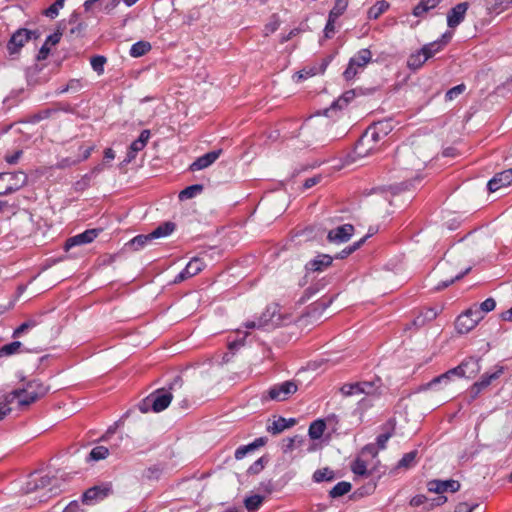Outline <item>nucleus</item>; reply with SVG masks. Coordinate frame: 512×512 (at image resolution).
<instances>
[{
  "mask_svg": "<svg viewBox=\"0 0 512 512\" xmlns=\"http://www.w3.org/2000/svg\"><path fill=\"white\" fill-rule=\"evenodd\" d=\"M183 385V380L180 376H176L174 380L169 384L168 390L165 388L157 389L155 392L150 394L152 400V410L154 412H161L165 410L171 400L173 398L172 391H175L176 388H181Z\"/></svg>",
  "mask_w": 512,
  "mask_h": 512,
  "instance_id": "1",
  "label": "nucleus"
},
{
  "mask_svg": "<svg viewBox=\"0 0 512 512\" xmlns=\"http://www.w3.org/2000/svg\"><path fill=\"white\" fill-rule=\"evenodd\" d=\"M281 317L277 312V306H268L256 321H247L244 326L247 329H266L280 324Z\"/></svg>",
  "mask_w": 512,
  "mask_h": 512,
  "instance_id": "2",
  "label": "nucleus"
},
{
  "mask_svg": "<svg viewBox=\"0 0 512 512\" xmlns=\"http://www.w3.org/2000/svg\"><path fill=\"white\" fill-rule=\"evenodd\" d=\"M372 59V53L369 49L359 50L350 60L343 76L346 80H352L358 73L357 68H364Z\"/></svg>",
  "mask_w": 512,
  "mask_h": 512,
  "instance_id": "3",
  "label": "nucleus"
},
{
  "mask_svg": "<svg viewBox=\"0 0 512 512\" xmlns=\"http://www.w3.org/2000/svg\"><path fill=\"white\" fill-rule=\"evenodd\" d=\"M38 37L39 33L37 31L19 28L11 35L7 43V50L10 55L17 54L26 42L32 38L37 39Z\"/></svg>",
  "mask_w": 512,
  "mask_h": 512,
  "instance_id": "4",
  "label": "nucleus"
},
{
  "mask_svg": "<svg viewBox=\"0 0 512 512\" xmlns=\"http://www.w3.org/2000/svg\"><path fill=\"white\" fill-rule=\"evenodd\" d=\"M0 180L7 181V186L0 195L11 194L26 185L28 176L23 171L0 173Z\"/></svg>",
  "mask_w": 512,
  "mask_h": 512,
  "instance_id": "5",
  "label": "nucleus"
},
{
  "mask_svg": "<svg viewBox=\"0 0 512 512\" xmlns=\"http://www.w3.org/2000/svg\"><path fill=\"white\" fill-rule=\"evenodd\" d=\"M297 390L298 386L296 382L285 381L270 387L267 391V396L265 398L274 401H285Z\"/></svg>",
  "mask_w": 512,
  "mask_h": 512,
  "instance_id": "6",
  "label": "nucleus"
},
{
  "mask_svg": "<svg viewBox=\"0 0 512 512\" xmlns=\"http://www.w3.org/2000/svg\"><path fill=\"white\" fill-rule=\"evenodd\" d=\"M112 492L111 483H103L95 485L87 489L82 495V503L86 505H95L96 503L107 498Z\"/></svg>",
  "mask_w": 512,
  "mask_h": 512,
  "instance_id": "7",
  "label": "nucleus"
},
{
  "mask_svg": "<svg viewBox=\"0 0 512 512\" xmlns=\"http://www.w3.org/2000/svg\"><path fill=\"white\" fill-rule=\"evenodd\" d=\"M354 233V226L351 224H343L328 232L327 240L330 243L341 244L350 240Z\"/></svg>",
  "mask_w": 512,
  "mask_h": 512,
  "instance_id": "8",
  "label": "nucleus"
},
{
  "mask_svg": "<svg viewBox=\"0 0 512 512\" xmlns=\"http://www.w3.org/2000/svg\"><path fill=\"white\" fill-rule=\"evenodd\" d=\"M204 268H205L204 261L198 257H194L188 262L186 267L175 277L174 283L175 284L181 283L182 281L197 275Z\"/></svg>",
  "mask_w": 512,
  "mask_h": 512,
  "instance_id": "9",
  "label": "nucleus"
},
{
  "mask_svg": "<svg viewBox=\"0 0 512 512\" xmlns=\"http://www.w3.org/2000/svg\"><path fill=\"white\" fill-rule=\"evenodd\" d=\"M468 8V2H461L452 7L447 13L448 27L454 29L459 26L465 19Z\"/></svg>",
  "mask_w": 512,
  "mask_h": 512,
  "instance_id": "10",
  "label": "nucleus"
},
{
  "mask_svg": "<svg viewBox=\"0 0 512 512\" xmlns=\"http://www.w3.org/2000/svg\"><path fill=\"white\" fill-rule=\"evenodd\" d=\"M25 386L26 393L30 395V401L23 400L22 403L24 404H32L36 402L40 398L44 397L49 391V387L37 379L27 382Z\"/></svg>",
  "mask_w": 512,
  "mask_h": 512,
  "instance_id": "11",
  "label": "nucleus"
},
{
  "mask_svg": "<svg viewBox=\"0 0 512 512\" xmlns=\"http://www.w3.org/2000/svg\"><path fill=\"white\" fill-rule=\"evenodd\" d=\"M428 491L442 494L444 492L450 491V492H457L461 485L459 481L449 479V480H431L427 484Z\"/></svg>",
  "mask_w": 512,
  "mask_h": 512,
  "instance_id": "12",
  "label": "nucleus"
},
{
  "mask_svg": "<svg viewBox=\"0 0 512 512\" xmlns=\"http://www.w3.org/2000/svg\"><path fill=\"white\" fill-rule=\"evenodd\" d=\"M100 229H88L80 234L67 239L65 243V250H69L74 246L91 243L99 234Z\"/></svg>",
  "mask_w": 512,
  "mask_h": 512,
  "instance_id": "13",
  "label": "nucleus"
},
{
  "mask_svg": "<svg viewBox=\"0 0 512 512\" xmlns=\"http://www.w3.org/2000/svg\"><path fill=\"white\" fill-rule=\"evenodd\" d=\"M512 183V168L496 173L487 183L489 192H496L500 188Z\"/></svg>",
  "mask_w": 512,
  "mask_h": 512,
  "instance_id": "14",
  "label": "nucleus"
},
{
  "mask_svg": "<svg viewBox=\"0 0 512 512\" xmlns=\"http://www.w3.org/2000/svg\"><path fill=\"white\" fill-rule=\"evenodd\" d=\"M377 149V145L371 141L369 135L365 132L361 135L354 147V154L356 157L362 158Z\"/></svg>",
  "mask_w": 512,
  "mask_h": 512,
  "instance_id": "15",
  "label": "nucleus"
},
{
  "mask_svg": "<svg viewBox=\"0 0 512 512\" xmlns=\"http://www.w3.org/2000/svg\"><path fill=\"white\" fill-rule=\"evenodd\" d=\"M333 258L328 254H319L305 264L307 272H322L332 264Z\"/></svg>",
  "mask_w": 512,
  "mask_h": 512,
  "instance_id": "16",
  "label": "nucleus"
},
{
  "mask_svg": "<svg viewBox=\"0 0 512 512\" xmlns=\"http://www.w3.org/2000/svg\"><path fill=\"white\" fill-rule=\"evenodd\" d=\"M221 153H222V150L218 149V150L210 151V152H208V153L198 157L190 165V170L191 171H198V170H202V169H205V168L209 167L210 165H212L219 158Z\"/></svg>",
  "mask_w": 512,
  "mask_h": 512,
  "instance_id": "17",
  "label": "nucleus"
},
{
  "mask_svg": "<svg viewBox=\"0 0 512 512\" xmlns=\"http://www.w3.org/2000/svg\"><path fill=\"white\" fill-rule=\"evenodd\" d=\"M70 25V29L68 31V36L70 39H75L81 37L87 27V25L79 20V14L73 12L67 22Z\"/></svg>",
  "mask_w": 512,
  "mask_h": 512,
  "instance_id": "18",
  "label": "nucleus"
},
{
  "mask_svg": "<svg viewBox=\"0 0 512 512\" xmlns=\"http://www.w3.org/2000/svg\"><path fill=\"white\" fill-rule=\"evenodd\" d=\"M442 308L438 309L436 307L425 308L420 311V313L414 318L412 324L416 328L423 327L426 323L434 320Z\"/></svg>",
  "mask_w": 512,
  "mask_h": 512,
  "instance_id": "19",
  "label": "nucleus"
},
{
  "mask_svg": "<svg viewBox=\"0 0 512 512\" xmlns=\"http://www.w3.org/2000/svg\"><path fill=\"white\" fill-rule=\"evenodd\" d=\"M355 95L354 90L344 92L337 100L333 101L329 108L324 110V115L330 116V113L336 109H343L355 98Z\"/></svg>",
  "mask_w": 512,
  "mask_h": 512,
  "instance_id": "20",
  "label": "nucleus"
},
{
  "mask_svg": "<svg viewBox=\"0 0 512 512\" xmlns=\"http://www.w3.org/2000/svg\"><path fill=\"white\" fill-rule=\"evenodd\" d=\"M329 64V61L327 59H323L320 65H314L311 67H307L302 69L301 71H298L295 74V77H297V81L307 79L308 77L324 73L327 66Z\"/></svg>",
  "mask_w": 512,
  "mask_h": 512,
  "instance_id": "21",
  "label": "nucleus"
},
{
  "mask_svg": "<svg viewBox=\"0 0 512 512\" xmlns=\"http://www.w3.org/2000/svg\"><path fill=\"white\" fill-rule=\"evenodd\" d=\"M476 325H477V320L471 319L470 316H468V314L466 312L459 315L455 322V328L461 334L468 333Z\"/></svg>",
  "mask_w": 512,
  "mask_h": 512,
  "instance_id": "22",
  "label": "nucleus"
},
{
  "mask_svg": "<svg viewBox=\"0 0 512 512\" xmlns=\"http://www.w3.org/2000/svg\"><path fill=\"white\" fill-rule=\"evenodd\" d=\"M53 478L49 477L48 475L41 476L39 478L34 477L31 478L26 483L25 491L26 493H32L38 489H44L52 484Z\"/></svg>",
  "mask_w": 512,
  "mask_h": 512,
  "instance_id": "23",
  "label": "nucleus"
},
{
  "mask_svg": "<svg viewBox=\"0 0 512 512\" xmlns=\"http://www.w3.org/2000/svg\"><path fill=\"white\" fill-rule=\"evenodd\" d=\"M480 359L476 357H468L464 359L463 365H466V367H463L464 377L466 378H472L480 371Z\"/></svg>",
  "mask_w": 512,
  "mask_h": 512,
  "instance_id": "24",
  "label": "nucleus"
},
{
  "mask_svg": "<svg viewBox=\"0 0 512 512\" xmlns=\"http://www.w3.org/2000/svg\"><path fill=\"white\" fill-rule=\"evenodd\" d=\"M463 367H466V365H463V362H461L457 367L455 368H452L450 370H448L446 373L434 378L430 383L429 385L430 386H433L437 383H440L442 381H447L449 380L452 376H459V377H464V370H463Z\"/></svg>",
  "mask_w": 512,
  "mask_h": 512,
  "instance_id": "25",
  "label": "nucleus"
},
{
  "mask_svg": "<svg viewBox=\"0 0 512 512\" xmlns=\"http://www.w3.org/2000/svg\"><path fill=\"white\" fill-rule=\"evenodd\" d=\"M442 0H421L413 9V15L421 17L431 9L435 8Z\"/></svg>",
  "mask_w": 512,
  "mask_h": 512,
  "instance_id": "26",
  "label": "nucleus"
},
{
  "mask_svg": "<svg viewBox=\"0 0 512 512\" xmlns=\"http://www.w3.org/2000/svg\"><path fill=\"white\" fill-rule=\"evenodd\" d=\"M175 223L173 222H164L163 224L159 225L156 229H154L151 233H150V236L153 239H158V238H161V237H166L168 235H170L174 230H175Z\"/></svg>",
  "mask_w": 512,
  "mask_h": 512,
  "instance_id": "27",
  "label": "nucleus"
},
{
  "mask_svg": "<svg viewBox=\"0 0 512 512\" xmlns=\"http://www.w3.org/2000/svg\"><path fill=\"white\" fill-rule=\"evenodd\" d=\"M30 395L26 393V386L24 388L15 389L6 395L7 402H13L14 400L18 401L19 406H29L30 404L22 403L23 400H29Z\"/></svg>",
  "mask_w": 512,
  "mask_h": 512,
  "instance_id": "28",
  "label": "nucleus"
},
{
  "mask_svg": "<svg viewBox=\"0 0 512 512\" xmlns=\"http://www.w3.org/2000/svg\"><path fill=\"white\" fill-rule=\"evenodd\" d=\"M389 6V3L385 0L377 1L369 8L367 17L373 20L378 19L389 8Z\"/></svg>",
  "mask_w": 512,
  "mask_h": 512,
  "instance_id": "29",
  "label": "nucleus"
},
{
  "mask_svg": "<svg viewBox=\"0 0 512 512\" xmlns=\"http://www.w3.org/2000/svg\"><path fill=\"white\" fill-rule=\"evenodd\" d=\"M326 429V424L324 420L317 419L313 421L308 429L309 437L313 440H317L322 437L324 431Z\"/></svg>",
  "mask_w": 512,
  "mask_h": 512,
  "instance_id": "30",
  "label": "nucleus"
},
{
  "mask_svg": "<svg viewBox=\"0 0 512 512\" xmlns=\"http://www.w3.org/2000/svg\"><path fill=\"white\" fill-rule=\"evenodd\" d=\"M362 394L365 395H376L379 394L381 388V379L376 378L373 381H362L360 382Z\"/></svg>",
  "mask_w": 512,
  "mask_h": 512,
  "instance_id": "31",
  "label": "nucleus"
},
{
  "mask_svg": "<svg viewBox=\"0 0 512 512\" xmlns=\"http://www.w3.org/2000/svg\"><path fill=\"white\" fill-rule=\"evenodd\" d=\"M503 373V367L497 368L493 373H485L481 376L480 380L475 382L482 390L487 388L493 380L498 379Z\"/></svg>",
  "mask_w": 512,
  "mask_h": 512,
  "instance_id": "32",
  "label": "nucleus"
},
{
  "mask_svg": "<svg viewBox=\"0 0 512 512\" xmlns=\"http://www.w3.org/2000/svg\"><path fill=\"white\" fill-rule=\"evenodd\" d=\"M427 61L425 55L422 50H418L416 53H413L409 56L407 60V66L412 70L419 69L425 62Z\"/></svg>",
  "mask_w": 512,
  "mask_h": 512,
  "instance_id": "33",
  "label": "nucleus"
},
{
  "mask_svg": "<svg viewBox=\"0 0 512 512\" xmlns=\"http://www.w3.org/2000/svg\"><path fill=\"white\" fill-rule=\"evenodd\" d=\"M150 49H151V44L149 42L138 41L131 46L130 55L135 58L141 57V56L145 55L147 52H149Z\"/></svg>",
  "mask_w": 512,
  "mask_h": 512,
  "instance_id": "34",
  "label": "nucleus"
},
{
  "mask_svg": "<svg viewBox=\"0 0 512 512\" xmlns=\"http://www.w3.org/2000/svg\"><path fill=\"white\" fill-rule=\"evenodd\" d=\"M351 483L347 481L338 482L330 491L329 496L331 498H338L347 494L351 490Z\"/></svg>",
  "mask_w": 512,
  "mask_h": 512,
  "instance_id": "35",
  "label": "nucleus"
},
{
  "mask_svg": "<svg viewBox=\"0 0 512 512\" xmlns=\"http://www.w3.org/2000/svg\"><path fill=\"white\" fill-rule=\"evenodd\" d=\"M332 303V298L330 299H320L316 302H314L313 304H311L307 309H308V312L307 314L310 316V315H315L316 313L320 314L322 313L327 307L330 306V304Z\"/></svg>",
  "mask_w": 512,
  "mask_h": 512,
  "instance_id": "36",
  "label": "nucleus"
},
{
  "mask_svg": "<svg viewBox=\"0 0 512 512\" xmlns=\"http://www.w3.org/2000/svg\"><path fill=\"white\" fill-rule=\"evenodd\" d=\"M371 234H366L364 237H362L359 241L354 242L352 245L344 248L337 256L338 259H344L353 252H355L357 249H359L366 240L370 237Z\"/></svg>",
  "mask_w": 512,
  "mask_h": 512,
  "instance_id": "37",
  "label": "nucleus"
},
{
  "mask_svg": "<svg viewBox=\"0 0 512 512\" xmlns=\"http://www.w3.org/2000/svg\"><path fill=\"white\" fill-rule=\"evenodd\" d=\"M351 470L357 476H368L370 472L367 469V463L362 458L357 457L351 463Z\"/></svg>",
  "mask_w": 512,
  "mask_h": 512,
  "instance_id": "38",
  "label": "nucleus"
},
{
  "mask_svg": "<svg viewBox=\"0 0 512 512\" xmlns=\"http://www.w3.org/2000/svg\"><path fill=\"white\" fill-rule=\"evenodd\" d=\"M417 455V450H413L404 454L403 457L399 460L397 467L406 469L413 467L416 464Z\"/></svg>",
  "mask_w": 512,
  "mask_h": 512,
  "instance_id": "39",
  "label": "nucleus"
},
{
  "mask_svg": "<svg viewBox=\"0 0 512 512\" xmlns=\"http://www.w3.org/2000/svg\"><path fill=\"white\" fill-rule=\"evenodd\" d=\"M203 191V185L201 184H194L191 186L186 187L179 193V199L180 200H187L195 197L196 195L200 194Z\"/></svg>",
  "mask_w": 512,
  "mask_h": 512,
  "instance_id": "40",
  "label": "nucleus"
},
{
  "mask_svg": "<svg viewBox=\"0 0 512 512\" xmlns=\"http://www.w3.org/2000/svg\"><path fill=\"white\" fill-rule=\"evenodd\" d=\"M443 49V43L440 41H434L428 44H425L421 50L423 54L425 55L426 59L433 57L436 53L441 51Z\"/></svg>",
  "mask_w": 512,
  "mask_h": 512,
  "instance_id": "41",
  "label": "nucleus"
},
{
  "mask_svg": "<svg viewBox=\"0 0 512 512\" xmlns=\"http://www.w3.org/2000/svg\"><path fill=\"white\" fill-rule=\"evenodd\" d=\"M22 343L20 341H13L0 348V357H8L20 352Z\"/></svg>",
  "mask_w": 512,
  "mask_h": 512,
  "instance_id": "42",
  "label": "nucleus"
},
{
  "mask_svg": "<svg viewBox=\"0 0 512 512\" xmlns=\"http://www.w3.org/2000/svg\"><path fill=\"white\" fill-rule=\"evenodd\" d=\"M40 324V317L38 318H30L23 322L15 331L13 332V337H19L22 333L32 329Z\"/></svg>",
  "mask_w": 512,
  "mask_h": 512,
  "instance_id": "43",
  "label": "nucleus"
},
{
  "mask_svg": "<svg viewBox=\"0 0 512 512\" xmlns=\"http://www.w3.org/2000/svg\"><path fill=\"white\" fill-rule=\"evenodd\" d=\"M334 478V471L329 468L318 469L313 474V480L315 482L332 481Z\"/></svg>",
  "mask_w": 512,
  "mask_h": 512,
  "instance_id": "44",
  "label": "nucleus"
},
{
  "mask_svg": "<svg viewBox=\"0 0 512 512\" xmlns=\"http://www.w3.org/2000/svg\"><path fill=\"white\" fill-rule=\"evenodd\" d=\"M145 146H146V145H145V144H143L142 139H136V140H134V141L131 143L130 147H129V150H128V152H127V156H126L125 162L129 163V162H131L133 159H135L136 154H137L139 151L143 150Z\"/></svg>",
  "mask_w": 512,
  "mask_h": 512,
  "instance_id": "45",
  "label": "nucleus"
},
{
  "mask_svg": "<svg viewBox=\"0 0 512 512\" xmlns=\"http://www.w3.org/2000/svg\"><path fill=\"white\" fill-rule=\"evenodd\" d=\"M379 132L380 136L384 138L393 130V123L391 120H382L372 124Z\"/></svg>",
  "mask_w": 512,
  "mask_h": 512,
  "instance_id": "46",
  "label": "nucleus"
},
{
  "mask_svg": "<svg viewBox=\"0 0 512 512\" xmlns=\"http://www.w3.org/2000/svg\"><path fill=\"white\" fill-rule=\"evenodd\" d=\"M348 3L349 0H335L334 6L330 10L329 15L338 19L346 11Z\"/></svg>",
  "mask_w": 512,
  "mask_h": 512,
  "instance_id": "47",
  "label": "nucleus"
},
{
  "mask_svg": "<svg viewBox=\"0 0 512 512\" xmlns=\"http://www.w3.org/2000/svg\"><path fill=\"white\" fill-rule=\"evenodd\" d=\"M263 496L255 494L245 499L244 504L248 511L257 510L263 502Z\"/></svg>",
  "mask_w": 512,
  "mask_h": 512,
  "instance_id": "48",
  "label": "nucleus"
},
{
  "mask_svg": "<svg viewBox=\"0 0 512 512\" xmlns=\"http://www.w3.org/2000/svg\"><path fill=\"white\" fill-rule=\"evenodd\" d=\"M109 455V449L105 446H96L94 447L90 454L89 459L93 461H99L107 458Z\"/></svg>",
  "mask_w": 512,
  "mask_h": 512,
  "instance_id": "49",
  "label": "nucleus"
},
{
  "mask_svg": "<svg viewBox=\"0 0 512 512\" xmlns=\"http://www.w3.org/2000/svg\"><path fill=\"white\" fill-rule=\"evenodd\" d=\"M341 393L344 396H353L362 394L360 382L347 383L341 387Z\"/></svg>",
  "mask_w": 512,
  "mask_h": 512,
  "instance_id": "50",
  "label": "nucleus"
},
{
  "mask_svg": "<svg viewBox=\"0 0 512 512\" xmlns=\"http://www.w3.org/2000/svg\"><path fill=\"white\" fill-rule=\"evenodd\" d=\"M285 429H287V425L284 417H279L278 419L274 420L271 425L267 427V431L273 435L280 434Z\"/></svg>",
  "mask_w": 512,
  "mask_h": 512,
  "instance_id": "51",
  "label": "nucleus"
},
{
  "mask_svg": "<svg viewBox=\"0 0 512 512\" xmlns=\"http://www.w3.org/2000/svg\"><path fill=\"white\" fill-rule=\"evenodd\" d=\"M151 240L150 233L147 235H138L129 242V246L134 250H140Z\"/></svg>",
  "mask_w": 512,
  "mask_h": 512,
  "instance_id": "52",
  "label": "nucleus"
},
{
  "mask_svg": "<svg viewBox=\"0 0 512 512\" xmlns=\"http://www.w3.org/2000/svg\"><path fill=\"white\" fill-rule=\"evenodd\" d=\"M106 57L102 55L93 56L90 60L91 67L98 74H102L104 72V65L106 63Z\"/></svg>",
  "mask_w": 512,
  "mask_h": 512,
  "instance_id": "53",
  "label": "nucleus"
},
{
  "mask_svg": "<svg viewBox=\"0 0 512 512\" xmlns=\"http://www.w3.org/2000/svg\"><path fill=\"white\" fill-rule=\"evenodd\" d=\"M469 271H470V268H467L465 271L458 273L454 277H451L450 279L439 282L437 284V286L435 287V290L439 291V290L447 288L449 285L454 283L456 280H460L461 278H463Z\"/></svg>",
  "mask_w": 512,
  "mask_h": 512,
  "instance_id": "54",
  "label": "nucleus"
},
{
  "mask_svg": "<svg viewBox=\"0 0 512 512\" xmlns=\"http://www.w3.org/2000/svg\"><path fill=\"white\" fill-rule=\"evenodd\" d=\"M64 2L65 0H56L44 11V14L47 17L55 18L58 15L59 10L64 6Z\"/></svg>",
  "mask_w": 512,
  "mask_h": 512,
  "instance_id": "55",
  "label": "nucleus"
},
{
  "mask_svg": "<svg viewBox=\"0 0 512 512\" xmlns=\"http://www.w3.org/2000/svg\"><path fill=\"white\" fill-rule=\"evenodd\" d=\"M465 89H466V86L464 84H459V85L452 87L445 94L446 100L451 101V100L455 99L458 95L462 94L465 91Z\"/></svg>",
  "mask_w": 512,
  "mask_h": 512,
  "instance_id": "56",
  "label": "nucleus"
},
{
  "mask_svg": "<svg viewBox=\"0 0 512 512\" xmlns=\"http://www.w3.org/2000/svg\"><path fill=\"white\" fill-rule=\"evenodd\" d=\"M64 26L63 29H66V24L64 22H62L60 25H59V28L57 29V31L51 35H49L45 41V43H47L48 45H56L59 43L60 39H61V36L63 34V31L61 30V26Z\"/></svg>",
  "mask_w": 512,
  "mask_h": 512,
  "instance_id": "57",
  "label": "nucleus"
},
{
  "mask_svg": "<svg viewBox=\"0 0 512 512\" xmlns=\"http://www.w3.org/2000/svg\"><path fill=\"white\" fill-rule=\"evenodd\" d=\"M337 18L328 15V20L324 28V35L326 38H331L335 34V23Z\"/></svg>",
  "mask_w": 512,
  "mask_h": 512,
  "instance_id": "58",
  "label": "nucleus"
},
{
  "mask_svg": "<svg viewBox=\"0 0 512 512\" xmlns=\"http://www.w3.org/2000/svg\"><path fill=\"white\" fill-rule=\"evenodd\" d=\"M280 26V22L276 15H273V20L267 23L264 26V34L265 36H268L269 34L274 33Z\"/></svg>",
  "mask_w": 512,
  "mask_h": 512,
  "instance_id": "59",
  "label": "nucleus"
},
{
  "mask_svg": "<svg viewBox=\"0 0 512 512\" xmlns=\"http://www.w3.org/2000/svg\"><path fill=\"white\" fill-rule=\"evenodd\" d=\"M496 307V301L493 298H487L484 300L479 307V310L483 313L490 312Z\"/></svg>",
  "mask_w": 512,
  "mask_h": 512,
  "instance_id": "60",
  "label": "nucleus"
},
{
  "mask_svg": "<svg viewBox=\"0 0 512 512\" xmlns=\"http://www.w3.org/2000/svg\"><path fill=\"white\" fill-rule=\"evenodd\" d=\"M364 132L369 135L371 141H373L376 145H378V143L384 139L383 136H380L379 132L374 128L373 125H370Z\"/></svg>",
  "mask_w": 512,
  "mask_h": 512,
  "instance_id": "61",
  "label": "nucleus"
},
{
  "mask_svg": "<svg viewBox=\"0 0 512 512\" xmlns=\"http://www.w3.org/2000/svg\"><path fill=\"white\" fill-rule=\"evenodd\" d=\"M83 88V83L80 79H71L66 84V89L71 93H77Z\"/></svg>",
  "mask_w": 512,
  "mask_h": 512,
  "instance_id": "62",
  "label": "nucleus"
},
{
  "mask_svg": "<svg viewBox=\"0 0 512 512\" xmlns=\"http://www.w3.org/2000/svg\"><path fill=\"white\" fill-rule=\"evenodd\" d=\"M252 451H254V450L252 449V446H251L250 444H248V445H243V446H239V447L236 449L234 456H235V458H236L237 460H241V459H243V458H244L248 453H250V452H252Z\"/></svg>",
  "mask_w": 512,
  "mask_h": 512,
  "instance_id": "63",
  "label": "nucleus"
},
{
  "mask_svg": "<svg viewBox=\"0 0 512 512\" xmlns=\"http://www.w3.org/2000/svg\"><path fill=\"white\" fill-rule=\"evenodd\" d=\"M264 464H265V462H264L263 457L259 458L252 465H250V467L248 468V473L249 474H258L259 472H261L263 470Z\"/></svg>",
  "mask_w": 512,
  "mask_h": 512,
  "instance_id": "64",
  "label": "nucleus"
}]
</instances>
